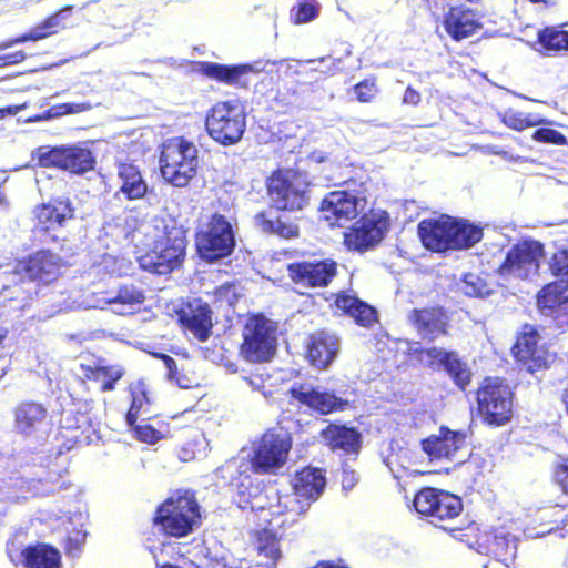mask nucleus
Returning <instances> with one entry per match:
<instances>
[{"mask_svg": "<svg viewBox=\"0 0 568 568\" xmlns=\"http://www.w3.org/2000/svg\"><path fill=\"white\" fill-rule=\"evenodd\" d=\"M271 93L273 94L267 100L268 105L276 113L286 114L303 103V98L293 83L278 82Z\"/></svg>", "mask_w": 568, "mask_h": 568, "instance_id": "38", "label": "nucleus"}, {"mask_svg": "<svg viewBox=\"0 0 568 568\" xmlns=\"http://www.w3.org/2000/svg\"><path fill=\"white\" fill-rule=\"evenodd\" d=\"M452 351H446L439 347H427L417 351V358L419 361H425L428 367L444 366L446 359L449 358V354Z\"/></svg>", "mask_w": 568, "mask_h": 568, "instance_id": "52", "label": "nucleus"}, {"mask_svg": "<svg viewBox=\"0 0 568 568\" xmlns=\"http://www.w3.org/2000/svg\"><path fill=\"white\" fill-rule=\"evenodd\" d=\"M205 128L209 135L221 145L239 142L246 129V113L237 99L217 101L206 113Z\"/></svg>", "mask_w": 568, "mask_h": 568, "instance_id": "5", "label": "nucleus"}, {"mask_svg": "<svg viewBox=\"0 0 568 568\" xmlns=\"http://www.w3.org/2000/svg\"><path fill=\"white\" fill-rule=\"evenodd\" d=\"M531 139L537 143L568 146V139L561 132L548 125H539V128L532 132Z\"/></svg>", "mask_w": 568, "mask_h": 568, "instance_id": "49", "label": "nucleus"}, {"mask_svg": "<svg viewBox=\"0 0 568 568\" xmlns=\"http://www.w3.org/2000/svg\"><path fill=\"white\" fill-rule=\"evenodd\" d=\"M129 392L131 395V404L128 409L125 420L129 426H134L139 419L140 414L144 410V408L149 407L150 400L145 385L142 382L131 384L129 386Z\"/></svg>", "mask_w": 568, "mask_h": 568, "instance_id": "44", "label": "nucleus"}, {"mask_svg": "<svg viewBox=\"0 0 568 568\" xmlns=\"http://www.w3.org/2000/svg\"><path fill=\"white\" fill-rule=\"evenodd\" d=\"M26 58H27V54L22 50L2 54V55H0V68L19 64V63L23 62L26 60Z\"/></svg>", "mask_w": 568, "mask_h": 568, "instance_id": "60", "label": "nucleus"}, {"mask_svg": "<svg viewBox=\"0 0 568 568\" xmlns=\"http://www.w3.org/2000/svg\"><path fill=\"white\" fill-rule=\"evenodd\" d=\"M422 95L420 93L414 89L412 85H408L405 89L404 95H403V103L408 104L412 106H416L420 103Z\"/></svg>", "mask_w": 568, "mask_h": 568, "instance_id": "61", "label": "nucleus"}, {"mask_svg": "<svg viewBox=\"0 0 568 568\" xmlns=\"http://www.w3.org/2000/svg\"><path fill=\"white\" fill-rule=\"evenodd\" d=\"M92 109V104L90 102H81V103H59L50 106L48 111V115L50 120L58 119L68 114H77L81 112H85Z\"/></svg>", "mask_w": 568, "mask_h": 568, "instance_id": "54", "label": "nucleus"}, {"mask_svg": "<svg viewBox=\"0 0 568 568\" xmlns=\"http://www.w3.org/2000/svg\"><path fill=\"white\" fill-rule=\"evenodd\" d=\"M387 226V219L375 213L363 214L344 232L343 244L347 251L366 252L383 240Z\"/></svg>", "mask_w": 568, "mask_h": 568, "instance_id": "20", "label": "nucleus"}, {"mask_svg": "<svg viewBox=\"0 0 568 568\" xmlns=\"http://www.w3.org/2000/svg\"><path fill=\"white\" fill-rule=\"evenodd\" d=\"M245 480L248 481L247 486L244 483H240L237 486V494L242 497L244 501H248V498L252 496L250 488L253 487L252 479L248 476H245Z\"/></svg>", "mask_w": 568, "mask_h": 568, "instance_id": "63", "label": "nucleus"}, {"mask_svg": "<svg viewBox=\"0 0 568 568\" xmlns=\"http://www.w3.org/2000/svg\"><path fill=\"white\" fill-rule=\"evenodd\" d=\"M288 278L296 286L307 290L327 288L338 276V263L332 257L295 261L286 266Z\"/></svg>", "mask_w": 568, "mask_h": 568, "instance_id": "10", "label": "nucleus"}, {"mask_svg": "<svg viewBox=\"0 0 568 568\" xmlns=\"http://www.w3.org/2000/svg\"><path fill=\"white\" fill-rule=\"evenodd\" d=\"M356 483V476L353 470H344L342 474V486L344 489H351Z\"/></svg>", "mask_w": 568, "mask_h": 568, "instance_id": "64", "label": "nucleus"}, {"mask_svg": "<svg viewBox=\"0 0 568 568\" xmlns=\"http://www.w3.org/2000/svg\"><path fill=\"white\" fill-rule=\"evenodd\" d=\"M500 122L510 130L521 132L539 125H552L555 122L537 113L523 112L513 108L499 114Z\"/></svg>", "mask_w": 568, "mask_h": 568, "instance_id": "40", "label": "nucleus"}, {"mask_svg": "<svg viewBox=\"0 0 568 568\" xmlns=\"http://www.w3.org/2000/svg\"><path fill=\"white\" fill-rule=\"evenodd\" d=\"M131 427L134 430L135 437L143 443L154 444L162 437L160 432L149 424L136 425L135 423Z\"/></svg>", "mask_w": 568, "mask_h": 568, "instance_id": "59", "label": "nucleus"}, {"mask_svg": "<svg viewBox=\"0 0 568 568\" xmlns=\"http://www.w3.org/2000/svg\"><path fill=\"white\" fill-rule=\"evenodd\" d=\"M178 320L180 326L200 342L207 341L212 334V310L200 298L184 304L178 312Z\"/></svg>", "mask_w": 568, "mask_h": 568, "instance_id": "24", "label": "nucleus"}, {"mask_svg": "<svg viewBox=\"0 0 568 568\" xmlns=\"http://www.w3.org/2000/svg\"><path fill=\"white\" fill-rule=\"evenodd\" d=\"M536 43L546 55H558L568 52V30L561 26H548L537 32Z\"/></svg>", "mask_w": 568, "mask_h": 568, "instance_id": "37", "label": "nucleus"}, {"mask_svg": "<svg viewBox=\"0 0 568 568\" xmlns=\"http://www.w3.org/2000/svg\"><path fill=\"white\" fill-rule=\"evenodd\" d=\"M290 394L300 405L320 415H328L334 412L344 410L348 405L346 399L337 397L333 392L306 387L303 384L293 386L290 389Z\"/></svg>", "mask_w": 568, "mask_h": 568, "instance_id": "27", "label": "nucleus"}, {"mask_svg": "<svg viewBox=\"0 0 568 568\" xmlns=\"http://www.w3.org/2000/svg\"><path fill=\"white\" fill-rule=\"evenodd\" d=\"M292 447L291 438L278 433H265L251 459V467L255 474H272L281 468L287 459Z\"/></svg>", "mask_w": 568, "mask_h": 568, "instance_id": "19", "label": "nucleus"}, {"mask_svg": "<svg viewBox=\"0 0 568 568\" xmlns=\"http://www.w3.org/2000/svg\"><path fill=\"white\" fill-rule=\"evenodd\" d=\"M275 326L262 313L250 315L242 329L240 354L253 363L268 361L275 352Z\"/></svg>", "mask_w": 568, "mask_h": 568, "instance_id": "7", "label": "nucleus"}, {"mask_svg": "<svg viewBox=\"0 0 568 568\" xmlns=\"http://www.w3.org/2000/svg\"><path fill=\"white\" fill-rule=\"evenodd\" d=\"M464 530L463 534L458 535L459 538L471 547H476L479 552L503 562L514 559L517 542L509 532L499 529L479 532V528L475 524L468 525Z\"/></svg>", "mask_w": 568, "mask_h": 568, "instance_id": "15", "label": "nucleus"}, {"mask_svg": "<svg viewBox=\"0 0 568 568\" xmlns=\"http://www.w3.org/2000/svg\"><path fill=\"white\" fill-rule=\"evenodd\" d=\"M542 256L544 245L540 242L535 240L519 241L506 253L497 273L501 276L526 278L538 272Z\"/></svg>", "mask_w": 568, "mask_h": 568, "instance_id": "17", "label": "nucleus"}, {"mask_svg": "<svg viewBox=\"0 0 568 568\" xmlns=\"http://www.w3.org/2000/svg\"><path fill=\"white\" fill-rule=\"evenodd\" d=\"M354 322L362 327H372L378 321V314L374 306L363 301L354 313L349 316Z\"/></svg>", "mask_w": 568, "mask_h": 568, "instance_id": "53", "label": "nucleus"}, {"mask_svg": "<svg viewBox=\"0 0 568 568\" xmlns=\"http://www.w3.org/2000/svg\"><path fill=\"white\" fill-rule=\"evenodd\" d=\"M321 438L332 452H342L345 455L358 454L362 447V435L355 427L328 424L321 430Z\"/></svg>", "mask_w": 568, "mask_h": 568, "instance_id": "31", "label": "nucleus"}, {"mask_svg": "<svg viewBox=\"0 0 568 568\" xmlns=\"http://www.w3.org/2000/svg\"><path fill=\"white\" fill-rule=\"evenodd\" d=\"M152 523L165 537L184 538L202 524L201 507L192 489H176L155 509Z\"/></svg>", "mask_w": 568, "mask_h": 568, "instance_id": "1", "label": "nucleus"}, {"mask_svg": "<svg viewBox=\"0 0 568 568\" xmlns=\"http://www.w3.org/2000/svg\"><path fill=\"white\" fill-rule=\"evenodd\" d=\"M449 251H463L473 247L483 239V229L468 220L452 216Z\"/></svg>", "mask_w": 568, "mask_h": 568, "instance_id": "36", "label": "nucleus"}, {"mask_svg": "<svg viewBox=\"0 0 568 568\" xmlns=\"http://www.w3.org/2000/svg\"><path fill=\"white\" fill-rule=\"evenodd\" d=\"M255 542L257 554L276 565L282 557L277 535L270 529L257 530L255 532Z\"/></svg>", "mask_w": 568, "mask_h": 568, "instance_id": "42", "label": "nucleus"}, {"mask_svg": "<svg viewBox=\"0 0 568 568\" xmlns=\"http://www.w3.org/2000/svg\"><path fill=\"white\" fill-rule=\"evenodd\" d=\"M464 290L465 294L471 297H486L491 293L489 284L473 273L464 276Z\"/></svg>", "mask_w": 568, "mask_h": 568, "instance_id": "51", "label": "nucleus"}, {"mask_svg": "<svg viewBox=\"0 0 568 568\" xmlns=\"http://www.w3.org/2000/svg\"><path fill=\"white\" fill-rule=\"evenodd\" d=\"M65 266L59 254L41 248L18 260L16 273L38 285H50L59 280Z\"/></svg>", "mask_w": 568, "mask_h": 568, "instance_id": "13", "label": "nucleus"}, {"mask_svg": "<svg viewBox=\"0 0 568 568\" xmlns=\"http://www.w3.org/2000/svg\"><path fill=\"white\" fill-rule=\"evenodd\" d=\"M256 64L257 63L221 64L202 61L197 63V71L202 75L220 83L246 89L250 84V75L257 74L262 70L257 68Z\"/></svg>", "mask_w": 568, "mask_h": 568, "instance_id": "23", "label": "nucleus"}, {"mask_svg": "<svg viewBox=\"0 0 568 568\" xmlns=\"http://www.w3.org/2000/svg\"><path fill=\"white\" fill-rule=\"evenodd\" d=\"M566 304H568V284L561 280L545 285L537 294V306L542 312H554Z\"/></svg>", "mask_w": 568, "mask_h": 568, "instance_id": "41", "label": "nucleus"}, {"mask_svg": "<svg viewBox=\"0 0 568 568\" xmlns=\"http://www.w3.org/2000/svg\"><path fill=\"white\" fill-rule=\"evenodd\" d=\"M550 478L561 495L568 497V456H558L552 464Z\"/></svg>", "mask_w": 568, "mask_h": 568, "instance_id": "46", "label": "nucleus"}, {"mask_svg": "<svg viewBox=\"0 0 568 568\" xmlns=\"http://www.w3.org/2000/svg\"><path fill=\"white\" fill-rule=\"evenodd\" d=\"M200 168L195 144L184 136L165 140L160 149L159 169L165 183L183 189L196 178Z\"/></svg>", "mask_w": 568, "mask_h": 568, "instance_id": "3", "label": "nucleus"}, {"mask_svg": "<svg viewBox=\"0 0 568 568\" xmlns=\"http://www.w3.org/2000/svg\"><path fill=\"white\" fill-rule=\"evenodd\" d=\"M95 438L98 423L89 408L77 407L64 414L58 430V439L64 449L88 445Z\"/></svg>", "mask_w": 568, "mask_h": 568, "instance_id": "16", "label": "nucleus"}, {"mask_svg": "<svg viewBox=\"0 0 568 568\" xmlns=\"http://www.w3.org/2000/svg\"><path fill=\"white\" fill-rule=\"evenodd\" d=\"M13 428L24 437L36 436L49 422L48 407L37 400L26 399L18 403L13 409Z\"/></svg>", "mask_w": 568, "mask_h": 568, "instance_id": "26", "label": "nucleus"}, {"mask_svg": "<svg viewBox=\"0 0 568 568\" xmlns=\"http://www.w3.org/2000/svg\"><path fill=\"white\" fill-rule=\"evenodd\" d=\"M145 301L143 290L134 284H123L119 287L116 295L110 300L112 303L123 305L142 304Z\"/></svg>", "mask_w": 568, "mask_h": 568, "instance_id": "48", "label": "nucleus"}, {"mask_svg": "<svg viewBox=\"0 0 568 568\" xmlns=\"http://www.w3.org/2000/svg\"><path fill=\"white\" fill-rule=\"evenodd\" d=\"M118 178L121 181L119 191L126 200H141L146 195L149 190L148 183L135 164L129 162L119 163Z\"/></svg>", "mask_w": 568, "mask_h": 568, "instance_id": "35", "label": "nucleus"}, {"mask_svg": "<svg viewBox=\"0 0 568 568\" xmlns=\"http://www.w3.org/2000/svg\"><path fill=\"white\" fill-rule=\"evenodd\" d=\"M449 358L446 359L443 368L453 379L454 384L465 390L471 383V372L468 365L462 361L458 354L454 351L450 352Z\"/></svg>", "mask_w": 568, "mask_h": 568, "instance_id": "43", "label": "nucleus"}, {"mask_svg": "<svg viewBox=\"0 0 568 568\" xmlns=\"http://www.w3.org/2000/svg\"><path fill=\"white\" fill-rule=\"evenodd\" d=\"M33 232L57 242V232L75 217V207L69 197H53L38 204L32 211Z\"/></svg>", "mask_w": 568, "mask_h": 568, "instance_id": "14", "label": "nucleus"}, {"mask_svg": "<svg viewBox=\"0 0 568 568\" xmlns=\"http://www.w3.org/2000/svg\"><path fill=\"white\" fill-rule=\"evenodd\" d=\"M332 302L329 303V308L335 315L344 316L345 312L352 305V300L355 294H351L348 291L342 290L332 295Z\"/></svg>", "mask_w": 568, "mask_h": 568, "instance_id": "58", "label": "nucleus"}, {"mask_svg": "<svg viewBox=\"0 0 568 568\" xmlns=\"http://www.w3.org/2000/svg\"><path fill=\"white\" fill-rule=\"evenodd\" d=\"M452 216L423 219L417 224V234L423 246L434 253H445L450 246Z\"/></svg>", "mask_w": 568, "mask_h": 568, "instance_id": "28", "label": "nucleus"}, {"mask_svg": "<svg viewBox=\"0 0 568 568\" xmlns=\"http://www.w3.org/2000/svg\"><path fill=\"white\" fill-rule=\"evenodd\" d=\"M478 10L465 4L450 6L443 14V27L449 38L454 41H462L479 32L484 24Z\"/></svg>", "mask_w": 568, "mask_h": 568, "instance_id": "22", "label": "nucleus"}, {"mask_svg": "<svg viewBox=\"0 0 568 568\" xmlns=\"http://www.w3.org/2000/svg\"><path fill=\"white\" fill-rule=\"evenodd\" d=\"M407 320L417 335L427 343L447 336L450 331V316L442 305L413 308Z\"/></svg>", "mask_w": 568, "mask_h": 568, "instance_id": "21", "label": "nucleus"}, {"mask_svg": "<svg viewBox=\"0 0 568 568\" xmlns=\"http://www.w3.org/2000/svg\"><path fill=\"white\" fill-rule=\"evenodd\" d=\"M312 182L306 172L293 168L273 170L265 180L266 193L278 211L297 212L310 204Z\"/></svg>", "mask_w": 568, "mask_h": 568, "instance_id": "4", "label": "nucleus"}, {"mask_svg": "<svg viewBox=\"0 0 568 568\" xmlns=\"http://www.w3.org/2000/svg\"><path fill=\"white\" fill-rule=\"evenodd\" d=\"M467 444V432L452 430L440 426L437 435H430L420 442L422 450L430 460L450 459Z\"/></svg>", "mask_w": 568, "mask_h": 568, "instance_id": "25", "label": "nucleus"}, {"mask_svg": "<svg viewBox=\"0 0 568 568\" xmlns=\"http://www.w3.org/2000/svg\"><path fill=\"white\" fill-rule=\"evenodd\" d=\"M154 356L163 362L166 368L165 376L170 382L175 383L179 387L185 389L193 387V381L179 371L178 363L172 356L162 353H155Z\"/></svg>", "mask_w": 568, "mask_h": 568, "instance_id": "45", "label": "nucleus"}, {"mask_svg": "<svg viewBox=\"0 0 568 568\" xmlns=\"http://www.w3.org/2000/svg\"><path fill=\"white\" fill-rule=\"evenodd\" d=\"M356 100L361 103H371L378 93L375 79H364L353 87Z\"/></svg>", "mask_w": 568, "mask_h": 568, "instance_id": "56", "label": "nucleus"}, {"mask_svg": "<svg viewBox=\"0 0 568 568\" xmlns=\"http://www.w3.org/2000/svg\"><path fill=\"white\" fill-rule=\"evenodd\" d=\"M73 10V6H64L61 9L54 11L45 19H43L40 23L31 28L28 32L3 41L0 43V50H6L14 44L28 42V41H39L51 36L59 33L61 30L67 28L65 19L67 14L71 13Z\"/></svg>", "mask_w": 568, "mask_h": 568, "instance_id": "29", "label": "nucleus"}, {"mask_svg": "<svg viewBox=\"0 0 568 568\" xmlns=\"http://www.w3.org/2000/svg\"><path fill=\"white\" fill-rule=\"evenodd\" d=\"M254 224L265 234L276 235L286 240L295 239L300 235L297 224L285 222L280 216H272L266 211H261L254 215Z\"/></svg>", "mask_w": 568, "mask_h": 568, "instance_id": "39", "label": "nucleus"}, {"mask_svg": "<svg viewBox=\"0 0 568 568\" xmlns=\"http://www.w3.org/2000/svg\"><path fill=\"white\" fill-rule=\"evenodd\" d=\"M187 241L173 231L164 232L152 248L140 257L142 268L158 275H166L179 268L186 255Z\"/></svg>", "mask_w": 568, "mask_h": 568, "instance_id": "8", "label": "nucleus"}, {"mask_svg": "<svg viewBox=\"0 0 568 568\" xmlns=\"http://www.w3.org/2000/svg\"><path fill=\"white\" fill-rule=\"evenodd\" d=\"M43 168H57L70 174L83 175L94 170L97 161L91 150L79 145L54 146L39 156Z\"/></svg>", "mask_w": 568, "mask_h": 568, "instance_id": "18", "label": "nucleus"}, {"mask_svg": "<svg viewBox=\"0 0 568 568\" xmlns=\"http://www.w3.org/2000/svg\"><path fill=\"white\" fill-rule=\"evenodd\" d=\"M515 398V389L505 377L486 376L475 392L476 416L488 427H503L514 417Z\"/></svg>", "mask_w": 568, "mask_h": 568, "instance_id": "2", "label": "nucleus"}, {"mask_svg": "<svg viewBox=\"0 0 568 568\" xmlns=\"http://www.w3.org/2000/svg\"><path fill=\"white\" fill-rule=\"evenodd\" d=\"M317 13V7L307 1L298 3L291 10V17L295 23H306L316 18Z\"/></svg>", "mask_w": 568, "mask_h": 568, "instance_id": "57", "label": "nucleus"}, {"mask_svg": "<svg viewBox=\"0 0 568 568\" xmlns=\"http://www.w3.org/2000/svg\"><path fill=\"white\" fill-rule=\"evenodd\" d=\"M28 103H21V104H14V105H8L4 108H0V120L6 119L7 116L16 115L20 111L27 109Z\"/></svg>", "mask_w": 568, "mask_h": 568, "instance_id": "62", "label": "nucleus"}, {"mask_svg": "<svg viewBox=\"0 0 568 568\" xmlns=\"http://www.w3.org/2000/svg\"><path fill=\"white\" fill-rule=\"evenodd\" d=\"M511 354L515 361L530 374L548 369L556 361V354L540 343L538 329L529 324H525L517 335Z\"/></svg>", "mask_w": 568, "mask_h": 568, "instance_id": "12", "label": "nucleus"}, {"mask_svg": "<svg viewBox=\"0 0 568 568\" xmlns=\"http://www.w3.org/2000/svg\"><path fill=\"white\" fill-rule=\"evenodd\" d=\"M339 341L326 329H317L307 337L306 356L310 363L320 369L326 368L336 357Z\"/></svg>", "mask_w": 568, "mask_h": 568, "instance_id": "30", "label": "nucleus"}, {"mask_svg": "<svg viewBox=\"0 0 568 568\" xmlns=\"http://www.w3.org/2000/svg\"><path fill=\"white\" fill-rule=\"evenodd\" d=\"M195 246L199 256L206 263L226 258L235 250V227L221 213H213L203 229L195 233Z\"/></svg>", "mask_w": 568, "mask_h": 568, "instance_id": "6", "label": "nucleus"}, {"mask_svg": "<svg viewBox=\"0 0 568 568\" xmlns=\"http://www.w3.org/2000/svg\"><path fill=\"white\" fill-rule=\"evenodd\" d=\"M549 271L552 276L568 284V247L558 248L552 253Z\"/></svg>", "mask_w": 568, "mask_h": 568, "instance_id": "50", "label": "nucleus"}, {"mask_svg": "<svg viewBox=\"0 0 568 568\" xmlns=\"http://www.w3.org/2000/svg\"><path fill=\"white\" fill-rule=\"evenodd\" d=\"M82 382H91L99 386L102 393L113 392L119 381L125 375L121 365L105 364L104 359H98L92 365L81 363Z\"/></svg>", "mask_w": 568, "mask_h": 568, "instance_id": "32", "label": "nucleus"}, {"mask_svg": "<svg viewBox=\"0 0 568 568\" xmlns=\"http://www.w3.org/2000/svg\"><path fill=\"white\" fill-rule=\"evenodd\" d=\"M19 564L24 568H61V554L50 544H30L20 550Z\"/></svg>", "mask_w": 568, "mask_h": 568, "instance_id": "33", "label": "nucleus"}, {"mask_svg": "<svg viewBox=\"0 0 568 568\" xmlns=\"http://www.w3.org/2000/svg\"><path fill=\"white\" fill-rule=\"evenodd\" d=\"M213 304L217 307H234L239 301V294L234 282H225L212 292Z\"/></svg>", "mask_w": 568, "mask_h": 568, "instance_id": "47", "label": "nucleus"}, {"mask_svg": "<svg viewBox=\"0 0 568 568\" xmlns=\"http://www.w3.org/2000/svg\"><path fill=\"white\" fill-rule=\"evenodd\" d=\"M87 539V532L81 529L73 528L63 540V548L67 556H78L83 548Z\"/></svg>", "mask_w": 568, "mask_h": 568, "instance_id": "55", "label": "nucleus"}, {"mask_svg": "<svg viewBox=\"0 0 568 568\" xmlns=\"http://www.w3.org/2000/svg\"><path fill=\"white\" fill-rule=\"evenodd\" d=\"M413 507L429 523L443 527V523L453 520L462 514L464 504L462 498L453 493L423 487L415 494Z\"/></svg>", "mask_w": 568, "mask_h": 568, "instance_id": "9", "label": "nucleus"}, {"mask_svg": "<svg viewBox=\"0 0 568 568\" xmlns=\"http://www.w3.org/2000/svg\"><path fill=\"white\" fill-rule=\"evenodd\" d=\"M326 485L324 470L306 466L294 474L292 487L294 494L306 500H315Z\"/></svg>", "mask_w": 568, "mask_h": 568, "instance_id": "34", "label": "nucleus"}, {"mask_svg": "<svg viewBox=\"0 0 568 568\" xmlns=\"http://www.w3.org/2000/svg\"><path fill=\"white\" fill-rule=\"evenodd\" d=\"M344 184L348 189L329 192L320 205L323 219L332 227H341L356 219L363 209L362 203L366 202L364 192L352 187L356 184L355 181L348 180Z\"/></svg>", "mask_w": 568, "mask_h": 568, "instance_id": "11", "label": "nucleus"}]
</instances>
